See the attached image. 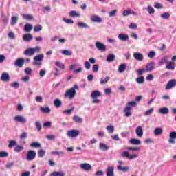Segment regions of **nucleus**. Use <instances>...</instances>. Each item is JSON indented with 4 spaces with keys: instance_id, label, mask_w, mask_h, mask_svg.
Wrapping results in <instances>:
<instances>
[{
    "instance_id": "nucleus-1",
    "label": "nucleus",
    "mask_w": 176,
    "mask_h": 176,
    "mask_svg": "<svg viewBox=\"0 0 176 176\" xmlns=\"http://www.w3.org/2000/svg\"><path fill=\"white\" fill-rule=\"evenodd\" d=\"M76 90H79L78 85L75 84L73 87L67 90L65 94V97L72 99L76 95Z\"/></svg>"
},
{
    "instance_id": "nucleus-2",
    "label": "nucleus",
    "mask_w": 176,
    "mask_h": 176,
    "mask_svg": "<svg viewBox=\"0 0 176 176\" xmlns=\"http://www.w3.org/2000/svg\"><path fill=\"white\" fill-rule=\"evenodd\" d=\"M39 52H41V47H30V48L26 49V50L23 52V54L25 56H34L36 52L39 53Z\"/></svg>"
},
{
    "instance_id": "nucleus-3",
    "label": "nucleus",
    "mask_w": 176,
    "mask_h": 176,
    "mask_svg": "<svg viewBox=\"0 0 176 176\" xmlns=\"http://www.w3.org/2000/svg\"><path fill=\"white\" fill-rule=\"evenodd\" d=\"M44 58L43 54H38L33 57L34 62L32 63V65L37 66V67H41L42 66V61Z\"/></svg>"
},
{
    "instance_id": "nucleus-4",
    "label": "nucleus",
    "mask_w": 176,
    "mask_h": 176,
    "mask_svg": "<svg viewBox=\"0 0 176 176\" xmlns=\"http://www.w3.org/2000/svg\"><path fill=\"white\" fill-rule=\"evenodd\" d=\"M98 97H101V92L100 91L95 90L91 93V98H93V104H100V100L97 98Z\"/></svg>"
},
{
    "instance_id": "nucleus-5",
    "label": "nucleus",
    "mask_w": 176,
    "mask_h": 176,
    "mask_svg": "<svg viewBox=\"0 0 176 176\" xmlns=\"http://www.w3.org/2000/svg\"><path fill=\"white\" fill-rule=\"evenodd\" d=\"M35 157H36V152H35V151L30 150L28 151L26 155V160H28V162H32Z\"/></svg>"
},
{
    "instance_id": "nucleus-6",
    "label": "nucleus",
    "mask_w": 176,
    "mask_h": 176,
    "mask_svg": "<svg viewBox=\"0 0 176 176\" xmlns=\"http://www.w3.org/2000/svg\"><path fill=\"white\" fill-rule=\"evenodd\" d=\"M67 135L70 138H76L79 135V131L76 129L69 130L67 131Z\"/></svg>"
},
{
    "instance_id": "nucleus-7",
    "label": "nucleus",
    "mask_w": 176,
    "mask_h": 176,
    "mask_svg": "<svg viewBox=\"0 0 176 176\" xmlns=\"http://www.w3.org/2000/svg\"><path fill=\"white\" fill-rule=\"evenodd\" d=\"M95 46L96 47V49H98V50H99L100 52H107V46L101 43V42H96L95 43Z\"/></svg>"
},
{
    "instance_id": "nucleus-8",
    "label": "nucleus",
    "mask_w": 176,
    "mask_h": 176,
    "mask_svg": "<svg viewBox=\"0 0 176 176\" xmlns=\"http://www.w3.org/2000/svg\"><path fill=\"white\" fill-rule=\"evenodd\" d=\"M175 86H176V80L171 79L167 82L165 89L170 90V89H173V87H175Z\"/></svg>"
},
{
    "instance_id": "nucleus-9",
    "label": "nucleus",
    "mask_w": 176,
    "mask_h": 176,
    "mask_svg": "<svg viewBox=\"0 0 176 176\" xmlns=\"http://www.w3.org/2000/svg\"><path fill=\"white\" fill-rule=\"evenodd\" d=\"M123 112L125 118H130V116L133 115V108H129L126 106L123 109Z\"/></svg>"
},
{
    "instance_id": "nucleus-10",
    "label": "nucleus",
    "mask_w": 176,
    "mask_h": 176,
    "mask_svg": "<svg viewBox=\"0 0 176 176\" xmlns=\"http://www.w3.org/2000/svg\"><path fill=\"white\" fill-rule=\"evenodd\" d=\"M14 120L15 122H18L19 123L25 124L27 123V119L21 116H16L14 118Z\"/></svg>"
},
{
    "instance_id": "nucleus-11",
    "label": "nucleus",
    "mask_w": 176,
    "mask_h": 176,
    "mask_svg": "<svg viewBox=\"0 0 176 176\" xmlns=\"http://www.w3.org/2000/svg\"><path fill=\"white\" fill-rule=\"evenodd\" d=\"M76 68V64L71 65L69 67L70 71H74V74H80L83 69L82 67H78L77 69H75Z\"/></svg>"
},
{
    "instance_id": "nucleus-12",
    "label": "nucleus",
    "mask_w": 176,
    "mask_h": 176,
    "mask_svg": "<svg viewBox=\"0 0 176 176\" xmlns=\"http://www.w3.org/2000/svg\"><path fill=\"white\" fill-rule=\"evenodd\" d=\"M25 63V60L24 58H18L16 60L14 63L15 67H19V68H21L24 65V63Z\"/></svg>"
},
{
    "instance_id": "nucleus-13",
    "label": "nucleus",
    "mask_w": 176,
    "mask_h": 176,
    "mask_svg": "<svg viewBox=\"0 0 176 176\" xmlns=\"http://www.w3.org/2000/svg\"><path fill=\"white\" fill-rule=\"evenodd\" d=\"M107 176H115V168L113 166H108L106 170Z\"/></svg>"
},
{
    "instance_id": "nucleus-14",
    "label": "nucleus",
    "mask_w": 176,
    "mask_h": 176,
    "mask_svg": "<svg viewBox=\"0 0 176 176\" xmlns=\"http://www.w3.org/2000/svg\"><path fill=\"white\" fill-rule=\"evenodd\" d=\"M133 58H135L136 61H143L144 55L140 52H135L133 54Z\"/></svg>"
},
{
    "instance_id": "nucleus-15",
    "label": "nucleus",
    "mask_w": 176,
    "mask_h": 176,
    "mask_svg": "<svg viewBox=\"0 0 176 176\" xmlns=\"http://www.w3.org/2000/svg\"><path fill=\"white\" fill-rule=\"evenodd\" d=\"M80 167L82 170H84V171H90V170H91V165L87 163L81 164Z\"/></svg>"
},
{
    "instance_id": "nucleus-16",
    "label": "nucleus",
    "mask_w": 176,
    "mask_h": 176,
    "mask_svg": "<svg viewBox=\"0 0 176 176\" xmlns=\"http://www.w3.org/2000/svg\"><path fill=\"white\" fill-rule=\"evenodd\" d=\"M169 142L170 144H175V140H176V132L175 131H172L169 134Z\"/></svg>"
},
{
    "instance_id": "nucleus-17",
    "label": "nucleus",
    "mask_w": 176,
    "mask_h": 176,
    "mask_svg": "<svg viewBox=\"0 0 176 176\" xmlns=\"http://www.w3.org/2000/svg\"><path fill=\"white\" fill-rule=\"evenodd\" d=\"M1 80L3 82H9L10 80V76L9 74L4 72L1 74Z\"/></svg>"
},
{
    "instance_id": "nucleus-18",
    "label": "nucleus",
    "mask_w": 176,
    "mask_h": 176,
    "mask_svg": "<svg viewBox=\"0 0 176 176\" xmlns=\"http://www.w3.org/2000/svg\"><path fill=\"white\" fill-rule=\"evenodd\" d=\"M166 69H169V71H174L175 69V63L173 61H170L167 63L166 66Z\"/></svg>"
},
{
    "instance_id": "nucleus-19",
    "label": "nucleus",
    "mask_w": 176,
    "mask_h": 176,
    "mask_svg": "<svg viewBox=\"0 0 176 176\" xmlns=\"http://www.w3.org/2000/svg\"><path fill=\"white\" fill-rule=\"evenodd\" d=\"M136 135L141 138L144 135V131H142V127L139 126L135 129Z\"/></svg>"
},
{
    "instance_id": "nucleus-20",
    "label": "nucleus",
    "mask_w": 176,
    "mask_h": 176,
    "mask_svg": "<svg viewBox=\"0 0 176 176\" xmlns=\"http://www.w3.org/2000/svg\"><path fill=\"white\" fill-rule=\"evenodd\" d=\"M118 39H120V41H122L123 42H126V41H129V35L121 33L118 34Z\"/></svg>"
},
{
    "instance_id": "nucleus-21",
    "label": "nucleus",
    "mask_w": 176,
    "mask_h": 176,
    "mask_svg": "<svg viewBox=\"0 0 176 176\" xmlns=\"http://www.w3.org/2000/svg\"><path fill=\"white\" fill-rule=\"evenodd\" d=\"M91 21L94 23H101L102 21V19L97 15H94L91 16Z\"/></svg>"
},
{
    "instance_id": "nucleus-22",
    "label": "nucleus",
    "mask_w": 176,
    "mask_h": 176,
    "mask_svg": "<svg viewBox=\"0 0 176 176\" xmlns=\"http://www.w3.org/2000/svg\"><path fill=\"white\" fill-rule=\"evenodd\" d=\"M23 39L25 42H30V41H32V34L28 33L23 36Z\"/></svg>"
},
{
    "instance_id": "nucleus-23",
    "label": "nucleus",
    "mask_w": 176,
    "mask_h": 176,
    "mask_svg": "<svg viewBox=\"0 0 176 176\" xmlns=\"http://www.w3.org/2000/svg\"><path fill=\"white\" fill-rule=\"evenodd\" d=\"M117 170H118V171H123V173H127V171L130 170V168L129 166H122L118 165L117 166Z\"/></svg>"
},
{
    "instance_id": "nucleus-24",
    "label": "nucleus",
    "mask_w": 176,
    "mask_h": 176,
    "mask_svg": "<svg viewBox=\"0 0 176 176\" xmlns=\"http://www.w3.org/2000/svg\"><path fill=\"white\" fill-rule=\"evenodd\" d=\"M155 69V63L151 62L146 66V71H153Z\"/></svg>"
},
{
    "instance_id": "nucleus-25",
    "label": "nucleus",
    "mask_w": 176,
    "mask_h": 176,
    "mask_svg": "<svg viewBox=\"0 0 176 176\" xmlns=\"http://www.w3.org/2000/svg\"><path fill=\"white\" fill-rule=\"evenodd\" d=\"M163 134V128L162 127H157L154 130V135H162Z\"/></svg>"
},
{
    "instance_id": "nucleus-26",
    "label": "nucleus",
    "mask_w": 176,
    "mask_h": 176,
    "mask_svg": "<svg viewBox=\"0 0 176 176\" xmlns=\"http://www.w3.org/2000/svg\"><path fill=\"white\" fill-rule=\"evenodd\" d=\"M159 112L161 115H167L170 112V110L167 107H162L159 109Z\"/></svg>"
},
{
    "instance_id": "nucleus-27",
    "label": "nucleus",
    "mask_w": 176,
    "mask_h": 176,
    "mask_svg": "<svg viewBox=\"0 0 176 176\" xmlns=\"http://www.w3.org/2000/svg\"><path fill=\"white\" fill-rule=\"evenodd\" d=\"M106 60L107 63H113V61H115V55L113 54H109L107 55Z\"/></svg>"
},
{
    "instance_id": "nucleus-28",
    "label": "nucleus",
    "mask_w": 176,
    "mask_h": 176,
    "mask_svg": "<svg viewBox=\"0 0 176 176\" xmlns=\"http://www.w3.org/2000/svg\"><path fill=\"white\" fill-rule=\"evenodd\" d=\"M130 144L132 145H141V140L135 138H132L130 140Z\"/></svg>"
},
{
    "instance_id": "nucleus-29",
    "label": "nucleus",
    "mask_w": 176,
    "mask_h": 176,
    "mask_svg": "<svg viewBox=\"0 0 176 176\" xmlns=\"http://www.w3.org/2000/svg\"><path fill=\"white\" fill-rule=\"evenodd\" d=\"M168 57L164 56L162 58L161 60L159 62V65L162 66L164 64H168Z\"/></svg>"
},
{
    "instance_id": "nucleus-30",
    "label": "nucleus",
    "mask_w": 176,
    "mask_h": 176,
    "mask_svg": "<svg viewBox=\"0 0 176 176\" xmlns=\"http://www.w3.org/2000/svg\"><path fill=\"white\" fill-rule=\"evenodd\" d=\"M99 149H100V151H108V149H109V147L104 143H100L99 144Z\"/></svg>"
},
{
    "instance_id": "nucleus-31",
    "label": "nucleus",
    "mask_w": 176,
    "mask_h": 176,
    "mask_svg": "<svg viewBox=\"0 0 176 176\" xmlns=\"http://www.w3.org/2000/svg\"><path fill=\"white\" fill-rule=\"evenodd\" d=\"M51 155H57L58 156H59V157H63L65 155V153H64V151H52Z\"/></svg>"
},
{
    "instance_id": "nucleus-32",
    "label": "nucleus",
    "mask_w": 176,
    "mask_h": 176,
    "mask_svg": "<svg viewBox=\"0 0 176 176\" xmlns=\"http://www.w3.org/2000/svg\"><path fill=\"white\" fill-rule=\"evenodd\" d=\"M34 28V26L30 23H27L24 27V30L25 32H30L32 31V30Z\"/></svg>"
},
{
    "instance_id": "nucleus-33",
    "label": "nucleus",
    "mask_w": 176,
    "mask_h": 176,
    "mask_svg": "<svg viewBox=\"0 0 176 176\" xmlns=\"http://www.w3.org/2000/svg\"><path fill=\"white\" fill-rule=\"evenodd\" d=\"M54 107H56V108H60V107H61V105H63V102H61V100H60V99H56L54 101Z\"/></svg>"
},
{
    "instance_id": "nucleus-34",
    "label": "nucleus",
    "mask_w": 176,
    "mask_h": 176,
    "mask_svg": "<svg viewBox=\"0 0 176 176\" xmlns=\"http://www.w3.org/2000/svg\"><path fill=\"white\" fill-rule=\"evenodd\" d=\"M73 120L76 122V123H82L83 122V118L79 117L78 116H74L73 117Z\"/></svg>"
},
{
    "instance_id": "nucleus-35",
    "label": "nucleus",
    "mask_w": 176,
    "mask_h": 176,
    "mask_svg": "<svg viewBox=\"0 0 176 176\" xmlns=\"http://www.w3.org/2000/svg\"><path fill=\"white\" fill-rule=\"evenodd\" d=\"M107 131H108L109 134H113V131H115V126L113 125H109L106 127Z\"/></svg>"
},
{
    "instance_id": "nucleus-36",
    "label": "nucleus",
    "mask_w": 176,
    "mask_h": 176,
    "mask_svg": "<svg viewBox=\"0 0 176 176\" xmlns=\"http://www.w3.org/2000/svg\"><path fill=\"white\" fill-rule=\"evenodd\" d=\"M126 71V63L121 64L118 67V72L120 74H123Z\"/></svg>"
},
{
    "instance_id": "nucleus-37",
    "label": "nucleus",
    "mask_w": 176,
    "mask_h": 176,
    "mask_svg": "<svg viewBox=\"0 0 176 176\" xmlns=\"http://www.w3.org/2000/svg\"><path fill=\"white\" fill-rule=\"evenodd\" d=\"M136 82L137 83H138L139 85H142V83H144V82H145V78L144 76H139L136 78Z\"/></svg>"
},
{
    "instance_id": "nucleus-38",
    "label": "nucleus",
    "mask_w": 176,
    "mask_h": 176,
    "mask_svg": "<svg viewBox=\"0 0 176 176\" xmlns=\"http://www.w3.org/2000/svg\"><path fill=\"white\" fill-rule=\"evenodd\" d=\"M50 176H65V173L64 172L54 171L50 174Z\"/></svg>"
},
{
    "instance_id": "nucleus-39",
    "label": "nucleus",
    "mask_w": 176,
    "mask_h": 176,
    "mask_svg": "<svg viewBox=\"0 0 176 176\" xmlns=\"http://www.w3.org/2000/svg\"><path fill=\"white\" fill-rule=\"evenodd\" d=\"M37 155H38V157H43V156H45V155H46V151L45 150H38L37 152Z\"/></svg>"
},
{
    "instance_id": "nucleus-40",
    "label": "nucleus",
    "mask_w": 176,
    "mask_h": 176,
    "mask_svg": "<svg viewBox=\"0 0 176 176\" xmlns=\"http://www.w3.org/2000/svg\"><path fill=\"white\" fill-rule=\"evenodd\" d=\"M24 149V147L21 145H16L15 148H14V152H16L19 153V152H21Z\"/></svg>"
},
{
    "instance_id": "nucleus-41",
    "label": "nucleus",
    "mask_w": 176,
    "mask_h": 176,
    "mask_svg": "<svg viewBox=\"0 0 176 176\" xmlns=\"http://www.w3.org/2000/svg\"><path fill=\"white\" fill-rule=\"evenodd\" d=\"M126 107L128 108H133V107H137V102L135 101H131V102H129L127 104H126Z\"/></svg>"
},
{
    "instance_id": "nucleus-42",
    "label": "nucleus",
    "mask_w": 176,
    "mask_h": 176,
    "mask_svg": "<svg viewBox=\"0 0 176 176\" xmlns=\"http://www.w3.org/2000/svg\"><path fill=\"white\" fill-rule=\"evenodd\" d=\"M69 16H71V17H80V14L76 12V11L75 10L71 11L69 13Z\"/></svg>"
},
{
    "instance_id": "nucleus-43",
    "label": "nucleus",
    "mask_w": 176,
    "mask_h": 176,
    "mask_svg": "<svg viewBox=\"0 0 176 176\" xmlns=\"http://www.w3.org/2000/svg\"><path fill=\"white\" fill-rule=\"evenodd\" d=\"M18 20L19 16H11V25H14V24H16Z\"/></svg>"
},
{
    "instance_id": "nucleus-44",
    "label": "nucleus",
    "mask_w": 176,
    "mask_h": 176,
    "mask_svg": "<svg viewBox=\"0 0 176 176\" xmlns=\"http://www.w3.org/2000/svg\"><path fill=\"white\" fill-rule=\"evenodd\" d=\"M78 26L79 28H89V25L87 23H83V22H78Z\"/></svg>"
},
{
    "instance_id": "nucleus-45",
    "label": "nucleus",
    "mask_w": 176,
    "mask_h": 176,
    "mask_svg": "<svg viewBox=\"0 0 176 176\" xmlns=\"http://www.w3.org/2000/svg\"><path fill=\"white\" fill-rule=\"evenodd\" d=\"M41 111L43 112L44 113H50V108L49 107H41Z\"/></svg>"
},
{
    "instance_id": "nucleus-46",
    "label": "nucleus",
    "mask_w": 176,
    "mask_h": 176,
    "mask_svg": "<svg viewBox=\"0 0 176 176\" xmlns=\"http://www.w3.org/2000/svg\"><path fill=\"white\" fill-rule=\"evenodd\" d=\"M63 56H72V51H69L68 50H65L61 52Z\"/></svg>"
},
{
    "instance_id": "nucleus-47",
    "label": "nucleus",
    "mask_w": 176,
    "mask_h": 176,
    "mask_svg": "<svg viewBox=\"0 0 176 176\" xmlns=\"http://www.w3.org/2000/svg\"><path fill=\"white\" fill-rule=\"evenodd\" d=\"M109 79H111L109 76H107L104 79L101 78L100 82V85H105V83H108V81L109 80Z\"/></svg>"
},
{
    "instance_id": "nucleus-48",
    "label": "nucleus",
    "mask_w": 176,
    "mask_h": 176,
    "mask_svg": "<svg viewBox=\"0 0 176 176\" xmlns=\"http://www.w3.org/2000/svg\"><path fill=\"white\" fill-rule=\"evenodd\" d=\"M55 65H56V67H58V68H60V69H65V66L61 62H56Z\"/></svg>"
},
{
    "instance_id": "nucleus-49",
    "label": "nucleus",
    "mask_w": 176,
    "mask_h": 176,
    "mask_svg": "<svg viewBox=\"0 0 176 176\" xmlns=\"http://www.w3.org/2000/svg\"><path fill=\"white\" fill-rule=\"evenodd\" d=\"M31 148H41V145L39 142H32L30 144Z\"/></svg>"
},
{
    "instance_id": "nucleus-50",
    "label": "nucleus",
    "mask_w": 176,
    "mask_h": 176,
    "mask_svg": "<svg viewBox=\"0 0 176 176\" xmlns=\"http://www.w3.org/2000/svg\"><path fill=\"white\" fill-rule=\"evenodd\" d=\"M121 156L122 157H126V159H129L130 157V153L129 151H124L121 153Z\"/></svg>"
},
{
    "instance_id": "nucleus-51",
    "label": "nucleus",
    "mask_w": 176,
    "mask_h": 176,
    "mask_svg": "<svg viewBox=\"0 0 176 176\" xmlns=\"http://www.w3.org/2000/svg\"><path fill=\"white\" fill-rule=\"evenodd\" d=\"M147 12H148L149 14H153L155 13V9L152 8L151 5L147 7Z\"/></svg>"
},
{
    "instance_id": "nucleus-52",
    "label": "nucleus",
    "mask_w": 176,
    "mask_h": 176,
    "mask_svg": "<svg viewBox=\"0 0 176 176\" xmlns=\"http://www.w3.org/2000/svg\"><path fill=\"white\" fill-rule=\"evenodd\" d=\"M24 72L25 74H26V75L30 76V75L32 74V69H31L30 67H27L24 69Z\"/></svg>"
},
{
    "instance_id": "nucleus-53",
    "label": "nucleus",
    "mask_w": 176,
    "mask_h": 176,
    "mask_svg": "<svg viewBox=\"0 0 176 176\" xmlns=\"http://www.w3.org/2000/svg\"><path fill=\"white\" fill-rule=\"evenodd\" d=\"M34 125L36 126L38 131H41V130H42V124H41V122L36 121Z\"/></svg>"
},
{
    "instance_id": "nucleus-54",
    "label": "nucleus",
    "mask_w": 176,
    "mask_h": 176,
    "mask_svg": "<svg viewBox=\"0 0 176 176\" xmlns=\"http://www.w3.org/2000/svg\"><path fill=\"white\" fill-rule=\"evenodd\" d=\"M17 145V142L16 140H11L8 144V148H13V146H16Z\"/></svg>"
},
{
    "instance_id": "nucleus-55",
    "label": "nucleus",
    "mask_w": 176,
    "mask_h": 176,
    "mask_svg": "<svg viewBox=\"0 0 176 176\" xmlns=\"http://www.w3.org/2000/svg\"><path fill=\"white\" fill-rule=\"evenodd\" d=\"M138 28V25H137V23H131L129 25V28H130V30H136V28Z\"/></svg>"
},
{
    "instance_id": "nucleus-56",
    "label": "nucleus",
    "mask_w": 176,
    "mask_h": 176,
    "mask_svg": "<svg viewBox=\"0 0 176 176\" xmlns=\"http://www.w3.org/2000/svg\"><path fill=\"white\" fill-rule=\"evenodd\" d=\"M9 153L6 151H0V158L8 157Z\"/></svg>"
},
{
    "instance_id": "nucleus-57",
    "label": "nucleus",
    "mask_w": 176,
    "mask_h": 176,
    "mask_svg": "<svg viewBox=\"0 0 176 176\" xmlns=\"http://www.w3.org/2000/svg\"><path fill=\"white\" fill-rule=\"evenodd\" d=\"M153 108H151L150 109L147 110L145 113H144V116H149L150 115H152V113H153Z\"/></svg>"
},
{
    "instance_id": "nucleus-58",
    "label": "nucleus",
    "mask_w": 176,
    "mask_h": 176,
    "mask_svg": "<svg viewBox=\"0 0 176 176\" xmlns=\"http://www.w3.org/2000/svg\"><path fill=\"white\" fill-rule=\"evenodd\" d=\"M162 19H164L167 20V19H170V13L168 12H164L162 14H161Z\"/></svg>"
},
{
    "instance_id": "nucleus-59",
    "label": "nucleus",
    "mask_w": 176,
    "mask_h": 176,
    "mask_svg": "<svg viewBox=\"0 0 176 176\" xmlns=\"http://www.w3.org/2000/svg\"><path fill=\"white\" fill-rule=\"evenodd\" d=\"M73 111H74V108H72L70 109L63 111V113L64 115H71V113H72Z\"/></svg>"
},
{
    "instance_id": "nucleus-60",
    "label": "nucleus",
    "mask_w": 176,
    "mask_h": 176,
    "mask_svg": "<svg viewBox=\"0 0 176 176\" xmlns=\"http://www.w3.org/2000/svg\"><path fill=\"white\" fill-rule=\"evenodd\" d=\"M21 80L22 82H24L25 83H27V82H30V76H25L21 78Z\"/></svg>"
},
{
    "instance_id": "nucleus-61",
    "label": "nucleus",
    "mask_w": 176,
    "mask_h": 176,
    "mask_svg": "<svg viewBox=\"0 0 176 176\" xmlns=\"http://www.w3.org/2000/svg\"><path fill=\"white\" fill-rule=\"evenodd\" d=\"M116 13H118V10H113L109 13V17H115Z\"/></svg>"
},
{
    "instance_id": "nucleus-62",
    "label": "nucleus",
    "mask_w": 176,
    "mask_h": 176,
    "mask_svg": "<svg viewBox=\"0 0 176 176\" xmlns=\"http://www.w3.org/2000/svg\"><path fill=\"white\" fill-rule=\"evenodd\" d=\"M34 32H39L40 31H42V25H38L34 27Z\"/></svg>"
},
{
    "instance_id": "nucleus-63",
    "label": "nucleus",
    "mask_w": 176,
    "mask_h": 176,
    "mask_svg": "<svg viewBox=\"0 0 176 176\" xmlns=\"http://www.w3.org/2000/svg\"><path fill=\"white\" fill-rule=\"evenodd\" d=\"M23 16L25 20H32V19H34V16L31 14H23Z\"/></svg>"
},
{
    "instance_id": "nucleus-64",
    "label": "nucleus",
    "mask_w": 176,
    "mask_h": 176,
    "mask_svg": "<svg viewBox=\"0 0 176 176\" xmlns=\"http://www.w3.org/2000/svg\"><path fill=\"white\" fill-rule=\"evenodd\" d=\"M63 21H65V23H66L67 24H72V23H74V21H73L72 19L63 18Z\"/></svg>"
}]
</instances>
